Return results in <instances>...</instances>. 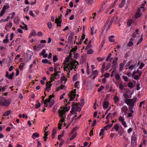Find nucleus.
I'll use <instances>...</instances> for the list:
<instances>
[{
	"label": "nucleus",
	"instance_id": "obj_1",
	"mask_svg": "<svg viewBox=\"0 0 147 147\" xmlns=\"http://www.w3.org/2000/svg\"><path fill=\"white\" fill-rule=\"evenodd\" d=\"M70 107L67 106L64 108L61 107L58 110V113L59 116L61 117V119L59 121L58 123V128L59 129H61V126L62 125V122H64L65 115L66 112L68 111L70 109Z\"/></svg>",
	"mask_w": 147,
	"mask_h": 147
},
{
	"label": "nucleus",
	"instance_id": "obj_2",
	"mask_svg": "<svg viewBox=\"0 0 147 147\" xmlns=\"http://www.w3.org/2000/svg\"><path fill=\"white\" fill-rule=\"evenodd\" d=\"M78 63L77 61H73L70 63H66L64 66V70L67 71V77L69 78V73L70 71L74 68H76V66L78 65Z\"/></svg>",
	"mask_w": 147,
	"mask_h": 147
},
{
	"label": "nucleus",
	"instance_id": "obj_3",
	"mask_svg": "<svg viewBox=\"0 0 147 147\" xmlns=\"http://www.w3.org/2000/svg\"><path fill=\"white\" fill-rule=\"evenodd\" d=\"M81 109V107L78 104V103H73L72 108V111L71 112L72 113H75L76 112H80Z\"/></svg>",
	"mask_w": 147,
	"mask_h": 147
},
{
	"label": "nucleus",
	"instance_id": "obj_4",
	"mask_svg": "<svg viewBox=\"0 0 147 147\" xmlns=\"http://www.w3.org/2000/svg\"><path fill=\"white\" fill-rule=\"evenodd\" d=\"M9 105V102L7 100L0 96V105L7 107Z\"/></svg>",
	"mask_w": 147,
	"mask_h": 147
},
{
	"label": "nucleus",
	"instance_id": "obj_5",
	"mask_svg": "<svg viewBox=\"0 0 147 147\" xmlns=\"http://www.w3.org/2000/svg\"><path fill=\"white\" fill-rule=\"evenodd\" d=\"M33 54V52L30 51H28L24 57V59L26 62H28L31 58Z\"/></svg>",
	"mask_w": 147,
	"mask_h": 147
},
{
	"label": "nucleus",
	"instance_id": "obj_6",
	"mask_svg": "<svg viewBox=\"0 0 147 147\" xmlns=\"http://www.w3.org/2000/svg\"><path fill=\"white\" fill-rule=\"evenodd\" d=\"M76 95V89H75L71 91V92L69 94V101H72L74 99Z\"/></svg>",
	"mask_w": 147,
	"mask_h": 147
},
{
	"label": "nucleus",
	"instance_id": "obj_7",
	"mask_svg": "<svg viewBox=\"0 0 147 147\" xmlns=\"http://www.w3.org/2000/svg\"><path fill=\"white\" fill-rule=\"evenodd\" d=\"M131 144L133 147H135L137 144L136 136L134 134L131 137Z\"/></svg>",
	"mask_w": 147,
	"mask_h": 147
},
{
	"label": "nucleus",
	"instance_id": "obj_8",
	"mask_svg": "<svg viewBox=\"0 0 147 147\" xmlns=\"http://www.w3.org/2000/svg\"><path fill=\"white\" fill-rule=\"evenodd\" d=\"M136 100V98H134L132 99H127L126 100L125 102L127 105L133 106Z\"/></svg>",
	"mask_w": 147,
	"mask_h": 147
},
{
	"label": "nucleus",
	"instance_id": "obj_9",
	"mask_svg": "<svg viewBox=\"0 0 147 147\" xmlns=\"http://www.w3.org/2000/svg\"><path fill=\"white\" fill-rule=\"evenodd\" d=\"M118 120L119 121L121 122V124L125 128L127 127V125L125 121V119L123 118V116H120L119 117Z\"/></svg>",
	"mask_w": 147,
	"mask_h": 147
},
{
	"label": "nucleus",
	"instance_id": "obj_10",
	"mask_svg": "<svg viewBox=\"0 0 147 147\" xmlns=\"http://www.w3.org/2000/svg\"><path fill=\"white\" fill-rule=\"evenodd\" d=\"M60 77L59 75L57 73H55L51 75L50 78V82H52L55 79H58Z\"/></svg>",
	"mask_w": 147,
	"mask_h": 147
},
{
	"label": "nucleus",
	"instance_id": "obj_11",
	"mask_svg": "<svg viewBox=\"0 0 147 147\" xmlns=\"http://www.w3.org/2000/svg\"><path fill=\"white\" fill-rule=\"evenodd\" d=\"M62 15L60 14V16L59 18H57L55 20V23L57 24V26L58 27L61 26V17L62 16Z\"/></svg>",
	"mask_w": 147,
	"mask_h": 147
},
{
	"label": "nucleus",
	"instance_id": "obj_12",
	"mask_svg": "<svg viewBox=\"0 0 147 147\" xmlns=\"http://www.w3.org/2000/svg\"><path fill=\"white\" fill-rule=\"evenodd\" d=\"M52 82L50 81L47 82L46 85V88L45 90V91H47L48 92L51 89V87L52 86V85L51 83Z\"/></svg>",
	"mask_w": 147,
	"mask_h": 147
},
{
	"label": "nucleus",
	"instance_id": "obj_13",
	"mask_svg": "<svg viewBox=\"0 0 147 147\" xmlns=\"http://www.w3.org/2000/svg\"><path fill=\"white\" fill-rule=\"evenodd\" d=\"M54 97V96L53 95H50L48 98L47 99L45 100L44 102V107H46L47 106V103L51 101V99Z\"/></svg>",
	"mask_w": 147,
	"mask_h": 147
},
{
	"label": "nucleus",
	"instance_id": "obj_14",
	"mask_svg": "<svg viewBox=\"0 0 147 147\" xmlns=\"http://www.w3.org/2000/svg\"><path fill=\"white\" fill-rule=\"evenodd\" d=\"M8 8V5L4 6L1 11L0 13V17H1L3 16L4 13H5L6 11V10Z\"/></svg>",
	"mask_w": 147,
	"mask_h": 147
},
{
	"label": "nucleus",
	"instance_id": "obj_15",
	"mask_svg": "<svg viewBox=\"0 0 147 147\" xmlns=\"http://www.w3.org/2000/svg\"><path fill=\"white\" fill-rule=\"evenodd\" d=\"M117 58H115L112 62L113 65L112 66V68L113 69H115L118 67V64L117 62Z\"/></svg>",
	"mask_w": 147,
	"mask_h": 147
},
{
	"label": "nucleus",
	"instance_id": "obj_16",
	"mask_svg": "<svg viewBox=\"0 0 147 147\" xmlns=\"http://www.w3.org/2000/svg\"><path fill=\"white\" fill-rule=\"evenodd\" d=\"M141 11V9L140 8H138L137 9V12L134 15V18L135 19L138 18H139L140 16V13Z\"/></svg>",
	"mask_w": 147,
	"mask_h": 147
},
{
	"label": "nucleus",
	"instance_id": "obj_17",
	"mask_svg": "<svg viewBox=\"0 0 147 147\" xmlns=\"http://www.w3.org/2000/svg\"><path fill=\"white\" fill-rule=\"evenodd\" d=\"M46 52L45 50V49H43L42 50V52L40 53V55L42 56L44 58H46L48 56L47 54H45Z\"/></svg>",
	"mask_w": 147,
	"mask_h": 147
},
{
	"label": "nucleus",
	"instance_id": "obj_18",
	"mask_svg": "<svg viewBox=\"0 0 147 147\" xmlns=\"http://www.w3.org/2000/svg\"><path fill=\"white\" fill-rule=\"evenodd\" d=\"M91 33L92 35H93L94 34H96V31H97V29H95L94 26H93L91 28Z\"/></svg>",
	"mask_w": 147,
	"mask_h": 147
},
{
	"label": "nucleus",
	"instance_id": "obj_19",
	"mask_svg": "<svg viewBox=\"0 0 147 147\" xmlns=\"http://www.w3.org/2000/svg\"><path fill=\"white\" fill-rule=\"evenodd\" d=\"M119 127L118 124H115V125L113 126L112 129L111 130V131H113V129H114L116 132L118 131H119Z\"/></svg>",
	"mask_w": 147,
	"mask_h": 147
},
{
	"label": "nucleus",
	"instance_id": "obj_20",
	"mask_svg": "<svg viewBox=\"0 0 147 147\" xmlns=\"http://www.w3.org/2000/svg\"><path fill=\"white\" fill-rule=\"evenodd\" d=\"M61 80L62 83L64 84H65L67 81V78H65L63 75L61 76Z\"/></svg>",
	"mask_w": 147,
	"mask_h": 147
},
{
	"label": "nucleus",
	"instance_id": "obj_21",
	"mask_svg": "<svg viewBox=\"0 0 147 147\" xmlns=\"http://www.w3.org/2000/svg\"><path fill=\"white\" fill-rule=\"evenodd\" d=\"M125 0H121V2L119 5V7L120 8H122L125 5Z\"/></svg>",
	"mask_w": 147,
	"mask_h": 147
},
{
	"label": "nucleus",
	"instance_id": "obj_22",
	"mask_svg": "<svg viewBox=\"0 0 147 147\" xmlns=\"http://www.w3.org/2000/svg\"><path fill=\"white\" fill-rule=\"evenodd\" d=\"M57 131V128H56L53 129L52 134V136L53 138H55V135Z\"/></svg>",
	"mask_w": 147,
	"mask_h": 147
},
{
	"label": "nucleus",
	"instance_id": "obj_23",
	"mask_svg": "<svg viewBox=\"0 0 147 147\" xmlns=\"http://www.w3.org/2000/svg\"><path fill=\"white\" fill-rule=\"evenodd\" d=\"M36 34V31L34 30L32 31L30 34L29 35V37L30 38L32 36H34Z\"/></svg>",
	"mask_w": 147,
	"mask_h": 147
},
{
	"label": "nucleus",
	"instance_id": "obj_24",
	"mask_svg": "<svg viewBox=\"0 0 147 147\" xmlns=\"http://www.w3.org/2000/svg\"><path fill=\"white\" fill-rule=\"evenodd\" d=\"M122 111L124 113H127L128 112V108L126 106H124L122 109Z\"/></svg>",
	"mask_w": 147,
	"mask_h": 147
},
{
	"label": "nucleus",
	"instance_id": "obj_25",
	"mask_svg": "<svg viewBox=\"0 0 147 147\" xmlns=\"http://www.w3.org/2000/svg\"><path fill=\"white\" fill-rule=\"evenodd\" d=\"M133 39L132 38H131L129 40V41L127 44V46L129 47H131L133 45Z\"/></svg>",
	"mask_w": 147,
	"mask_h": 147
},
{
	"label": "nucleus",
	"instance_id": "obj_26",
	"mask_svg": "<svg viewBox=\"0 0 147 147\" xmlns=\"http://www.w3.org/2000/svg\"><path fill=\"white\" fill-rule=\"evenodd\" d=\"M84 100L82 99H81L80 100V102H79L78 103V104H79V105L80 106H81V107H82L84 104Z\"/></svg>",
	"mask_w": 147,
	"mask_h": 147
},
{
	"label": "nucleus",
	"instance_id": "obj_27",
	"mask_svg": "<svg viewBox=\"0 0 147 147\" xmlns=\"http://www.w3.org/2000/svg\"><path fill=\"white\" fill-rule=\"evenodd\" d=\"M59 66V65L58 64L56 63L55 64L54 67V71L57 72V70L58 69V68H59V70L60 69Z\"/></svg>",
	"mask_w": 147,
	"mask_h": 147
},
{
	"label": "nucleus",
	"instance_id": "obj_28",
	"mask_svg": "<svg viewBox=\"0 0 147 147\" xmlns=\"http://www.w3.org/2000/svg\"><path fill=\"white\" fill-rule=\"evenodd\" d=\"M71 57H69V56H68L66 58V61H65V62L66 63H68L70 61V62L69 63H70L71 62H72L73 61H75V60H71V61H70L71 60Z\"/></svg>",
	"mask_w": 147,
	"mask_h": 147
},
{
	"label": "nucleus",
	"instance_id": "obj_29",
	"mask_svg": "<svg viewBox=\"0 0 147 147\" xmlns=\"http://www.w3.org/2000/svg\"><path fill=\"white\" fill-rule=\"evenodd\" d=\"M109 106V103L107 101L105 102L103 104V108H107Z\"/></svg>",
	"mask_w": 147,
	"mask_h": 147
},
{
	"label": "nucleus",
	"instance_id": "obj_30",
	"mask_svg": "<svg viewBox=\"0 0 147 147\" xmlns=\"http://www.w3.org/2000/svg\"><path fill=\"white\" fill-rule=\"evenodd\" d=\"M42 61L43 63H48V64H50L51 63L50 61H49L47 59H42Z\"/></svg>",
	"mask_w": 147,
	"mask_h": 147
},
{
	"label": "nucleus",
	"instance_id": "obj_31",
	"mask_svg": "<svg viewBox=\"0 0 147 147\" xmlns=\"http://www.w3.org/2000/svg\"><path fill=\"white\" fill-rule=\"evenodd\" d=\"M142 73V72L141 71H140L139 75H136V76H135L134 77V79H135V80H136L138 79L140 77Z\"/></svg>",
	"mask_w": 147,
	"mask_h": 147
},
{
	"label": "nucleus",
	"instance_id": "obj_32",
	"mask_svg": "<svg viewBox=\"0 0 147 147\" xmlns=\"http://www.w3.org/2000/svg\"><path fill=\"white\" fill-rule=\"evenodd\" d=\"M39 137V134L38 133H34L32 136L33 139H35L36 138H38Z\"/></svg>",
	"mask_w": 147,
	"mask_h": 147
},
{
	"label": "nucleus",
	"instance_id": "obj_33",
	"mask_svg": "<svg viewBox=\"0 0 147 147\" xmlns=\"http://www.w3.org/2000/svg\"><path fill=\"white\" fill-rule=\"evenodd\" d=\"M80 82L78 81H77L75 82L74 84V87L75 88H77L78 89L79 88L78 86L79 85Z\"/></svg>",
	"mask_w": 147,
	"mask_h": 147
},
{
	"label": "nucleus",
	"instance_id": "obj_34",
	"mask_svg": "<svg viewBox=\"0 0 147 147\" xmlns=\"http://www.w3.org/2000/svg\"><path fill=\"white\" fill-rule=\"evenodd\" d=\"M29 14L34 18H35L36 16L35 14L33 13V11L31 10L29 11Z\"/></svg>",
	"mask_w": 147,
	"mask_h": 147
},
{
	"label": "nucleus",
	"instance_id": "obj_35",
	"mask_svg": "<svg viewBox=\"0 0 147 147\" xmlns=\"http://www.w3.org/2000/svg\"><path fill=\"white\" fill-rule=\"evenodd\" d=\"M114 37V36L113 35H112L109 36V41L111 42L114 41L115 40L113 39Z\"/></svg>",
	"mask_w": 147,
	"mask_h": 147
},
{
	"label": "nucleus",
	"instance_id": "obj_36",
	"mask_svg": "<svg viewBox=\"0 0 147 147\" xmlns=\"http://www.w3.org/2000/svg\"><path fill=\"white\" fill-rule=\"evenodd\" d=\"M117 70L115 69H114L112 72L111 74V76L113 77L114 75H115V74L117 72Z\"/></svg>",
	"mask_w": 147,
	"mask_h": 147
},
{
	"label": "nucleus",
	"instance_id": "obj_37",
	"mask_svg": "<svg viewBox=\"0 0 147 147\" xmlns=\"http://www.w3.org/2000/svg\"><path fill=\"white\" fill-rule=\"evenodd\" d=\"M124 65V63H121L119 64V70L120 71H121L122 70L123 68V67Z\"/></svg>",
	"mask_w": 147,
	"mask_h": 147
},
{
	"label": "nucleus",
	"instance_id": "obj_38",
	"mask_svg": "<svg viewBox=\"0 0 147 147\" xmlns=\"http://www.w3.org/2000/svg\"><path fill=\"white\" fill-rule=\"evenodd\" d=\"M94 52L93 50L92 49H89L87 51V53L88 54H92Z\"/></svg>",
	"mask_w": 147,
	"mask_h": 147
},
{
	"label": "nucleus",
	"instance_id": "obj_39",
	"mask_svg": "<svg viewBox=\"0 0 147 147\" xmlns=\"http://www.w3.org/2000/svg\"><path fill=\"white\" fill-rule=\"evenodd\" d=\"M114 100L115 102H118L119 101V98L117 96H115L114 97Z\"/></svg>",
	"mask_w": 147,
	"mask_h": 147
},
{
	"label": "nucleus",
	"instance_id": "obj_40",
	"mask_svg": "<svg viewBox=\"0 0 147 147\" xmlns=\"http://www.w3.org/2000/svg\"><path fill=\"white\" fill-rule=\"evenodd\" d=\"M133 111L132 110H131L130 111V112L128 114L127 117H130L131 116L132 114L133 113Z\"/></svg>",
	"mask_w": 147,
	"mask_h": 147
},
{
	"label": "nucleus",
	"instance_id": "obj_41",
	"mask_svg": "<svg viewBox=\"0 0 147 147\" xmlns=\"http://www.w3.org/2000/svg\"><path fill=\"white\" fill-rule=\"evenodd\" d=\"M98 71L96 70L92 72V75H93L96 76L97 75H98Z\"/></svg>",
	"mask_w": 147,
	"mask_h": 147
},
{
	"label": "nucleus",
	"instance_id": "obj_42",
	"mask_svg": "<svg viewBox=\"0 0 147 147\" xmlns=\"http://www.w3.org/2000/svg\"><path fill=\"white\" fill-rule=\"evenodd\" d=\"M128 87L130 88H131L133 87V84L131 82H129L128 84Z\"/></svg>",
	"mask_w": 147,
	"mask_h": 147
},
{
	"label": "nucleus",
	"instance_id": "obj_43",
	"mask_svg": "<svg viewBox=\"0 0 147 147\" xmlns=\"http://www.w3.org/2000/svg\"><path fill=\"white\" fill-rule=\"evenodd\" d=\"M24 63H21L19 66V68H20V70H22L23 69V67L24 66Z\"/></svg>",
	"mask_w": 147,
	"mask_h": 147
},
{
	"label": "nucleus",
	"instance_id": "obj_44",
	"mask_svg": "<svg viewBox=\"0 0 147 147\" xmlns=\"http://www.w3.org/2000/svg\"><path fill=\"white\" fill-rule=\"evenodd\" d=\"M104 88V87L102 85L100 86V87L98 89V92H99L102 90Z\"/></svg>",
	"mask_w": 147,
	"mask_h": 147
},
{
	"label": "nucleus",
	"instance_id": "obj_45",
	"mask_svg": "<svg viewBox=\"0 0 147 147\" xmlns=\"http://www.w3.org/2000/svg\"><path fill=\"white\" fill-rule=\"evenodd\" d=\"M76 133H75L70 138L69 140L70 141L72 140L74 138H75L76 137Z\"/></svg>",
	"mask_w": 147,
	"mask_h": 147
},
{
	"label": "nucleus",
	"instance_id": "obj_46",
	"mask_svg": "<svg viewBox=\"0 0 147 147\" xmlns=\"http://www.w3.org/2000/svg\"><path fill=\"white\" fill-rule=\"evenodd\" d=\"M77 79L78 75L77 74H76L73 77V80L74 81H75L77 80Z\"/></svg>",
	"mask_w": 147,
	"mask_h": 147
},
{
	"label": "nucleus",
	"instance_id": "obj_47",
	"mask_svg": "<svg viewBox=\"0 0 147 147\" xmlns=\"http://www.w3.org/2000/svg\"><path fill=\"white\" fill-rule=\"evenodd\" d=\"M64 134H62L61 135H59L58 136V138L59 140H62L61 139V138L63 136Z\"/></svg>",
	"mask_w": 147,
	"mask_h": 147
},
{
	"label": "nucleus",
	"instance_id": "obj_48",
	"mask_svg": "<svg viewBox=\"0 0 147 147\" xmlns=\"http://www.w3.org/2000/svg\"><path fill=\"white\" fill-rule=\"evenodd\" d=\"M77 50V46L75 47L72 48L70 51V52L74 53L75 51Z\"/></svg>",
	"mask_w": 147,
	"mask_h": 147
},
{
	"label": "nucleus",
	"instance_id": "obj_49",
	"mask_svg": "<svg viewBox=\"0 0 147 147\" xmlns=\"http://www.w3.org/2000/svg\"><path fill=\"white\" fill-rule=\"evenodd\" d=\"M109 125H106L102 129H103L104 130V131H105V130H107L108 129H109Z\"/></svg>",
	"mask_w": 147,
	"mask_h": 147
},
{
	"label": "nucleus",
	"instance_id": "obj_50",
	"mask_svg": "<svg viewBox=\"0 0 147 147\" xmlns=\"http://www.w3.org/2000/svg\"><path fill=\"white\" fill-rule=\"evenodd\" d=\"M48 102L49 103V107H51L53 105L54 102V101H50L49 102Z\"/></svg>",
	"mask_w": 147,
	"mask_h": 147
},
{
	"label": "nucleus",
	"instance_id": "obj_51",
	"mask_svg": "<svg viewBox=\"0 0 147 147\" xmlns=\"http://www.w3.org/2000/svg\"><path fill=\"white\" fill-rule=\"evenodd\" d=\"M110 75L109 73H107L105 74L104 75V76L105 78H109L110 76Z\"/></svg>",
	"mask_w": 147,
	"mask_h": 147
},
{
	"label": "nucleus",
	"instance_id": "obj_52",
	"mask_svg": "<svg viewBox=\"0 0 147 147\" xmlns=\"http://www.w3.org/2000/svg\"><path fill=\"white\" fill-rule=\"evenodd\" d=\"M119 89L121 90H123V84L121 83L120 84H119Z\"/></svg>",
	"mask_w": 147,
	"mask_h": 147
},
{
	"label": "nucleus",
	"instance_id": "obj_53",
	"mask_svg": "<svg viewBox=\"0 0 147 147\" xmlns=\"http://www.w3.org/2000/svg\"><path fill=\"white\" fill-rule=\"evenodd\" d=\"M48 27L50 29H51L52 28V25L51 23L50 22H49L47 24Z\"/></svg>",
	"mask_w": 147,
	"mask_h": 147
},
{
	"label": "nucleus",
	"instance_id": "obj_54",
	"mask_svg": "<svg viewBox=\"0 0 147 147\" xmlns=\"http://www.w3.org/2000/svg\"><path fill=\"white\" fill-rule=\"evenodd\" d=\"M131 20L129 19L127 22V24L128 26H130L131 24Z\"/></svg>",
	"mask_w": 147,
	"mask_h": 147
},
{
	"label": "nucleus",
	"instance_id": "obj_55",
	"mask_svg": "<svg viewBox=\"0 0 147 147\" xmlns=\"http://www.w3.org/2000/svg\"><path fill=\"white\" fill-rule=\"evenodd\" d=\"M115 79L117 80H119L120 79V76L119 74H116L115 76Z\"/></svg>",
	"mask_w": 147,
	"mask_h": 147
},
{
	"label": "nucleus",
	"instance_id": "obj_56",
	"mask_svg": "<svg viewBox=\"0 0 147 147\" xmlns=\"http://www.w3.org/2000/svg\"><path fill=\"white\" fill-rule=\"evenodd\" d=\"M136 66V65H132L130 66L128 68L131 70H132L134 67Z\"/></svg>",
	"mask_w": 147,
	"mask_h": 147
},
{
	"label": "nucleus",
	"instance_id": "obj_57",
	"mask_svg": "<svg viewBox=\"0 0 147 147\" xmlns=\"http://www.w3.org/2000/svg\"><path fill=\"white\" fill-rule=\"evenodd\" d=\"M111 55L112 54L111 53H109L106 59V60L107 61H108L110 58Z\"/></svg>",
	"mask_w": 147,
	"mask_h": 147
},
{
	"label": "nucleus",
	"instance_id": "obj_58",
	"mask_svg": "<svg viewBox=\"0 0 147 147\" xmlns=\"http://www.w3.org/2000/svg\"><path fill=\"white\" fill-rule=\"evenodd\" d=\"M97 59L99 61L101 62L104 59L100 57H98L97 58Z\"/></svg>",
	"mask_w": 147,
	"mask_h": 147
},
{
	"label": "nucleus",
	"instance_id": "obj_59",
	"mask_svg": "<svg viewBox=\"0 0 147 147\" xmlns=\"http://www.w3.org/2000/svg\"><path fill=\"white\" fill-rule=\"evenodd\" d=\"M93 0H87L86 2L89 4H91L93 2Z\"/></svg>",
	"mask_w": 147,
	"mask_h": 147
},
{
	"label": "nucleus",
	"instance_id": "obj_60",
	"mask_svg": "<svg viewBox=\"0 0 147 147\" xmlns=\"http://www.w3.org/2000/svg\"><path fill=\"white\" fill-rule=\"evenodd\" d=\"M143 38L142 37L138 40L137 43V45H138L140 43H141L143 40Z\"/></svg>",
	"mask_w": 147,
	"mask_h": 147
},
{
	"label": "nucleus",
	"instance_id": "obj_61",
	"mask_svg": "<svg viewBox=\"0 0 147 147\" xmlns=\"http://www.w3.org/2000/svg\"><path fill=\"white\" fill-rule=\"evenodd\" d=\"M144 101H143L140 102V103L139 105V107H142V105H144Z\"/></svg>",
	"mask_w": 147,
	"mask_h": 147
},
{
	"label": "nucleus",
	"instance_id": "obj_62",
	"mask_svg": "<svg viewBox=\"0 0 147 147\" xmlns=\"http://www.w3.org/2000/svg\"><path fill=\"white\" fill-rule=\"evenodd\" d=\"M9 115V111H7L6 112H5L4 115H3L4 116H7Z\"/></svg>",
	"mask_w": 147,
	"mask_h": 147
},
{
	"label": "nucleus",
	"instance_id": "obj_63",
	"mask_svg": "<svg viewBox=\"0 0 147 147\" xmlns=\"http://www.w3.org/2000/svg\"><path fill=\"white\" fill-rule=\"evenodd\" d=\"M14 75V73L13 72H12V73L10 74V79H12Z\"/></svg>",
	"mask_w": 147,
	"mask_h": 147
},
{
	"label": "nucleus",
	"instance_id": "obj_64",
	"mask_svg": "<svg viewBox=\"0 0 147 147\" xmlns=\"http://www.w3.org/2000/svg\"><path fill=\"white\" fill-rule=\"evenodd\" d=\"M40 106V103L38 102V103L36 104L35 105V107L36 109H38Z\"/></svg>",
	"mask_w": 147,
	"mask_h": 147
}]
</instances>
